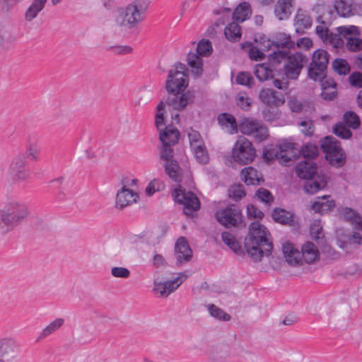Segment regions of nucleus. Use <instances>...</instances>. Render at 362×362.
I'll list each match as a JSON object with an SVG mask.
<instances>
[{
    "instance_id": "obj_14",
    "label": "nucleus",
    "mask_w": 362,
    "mask_h": 362,
    "mask_svg": "<svg viewBox=\"0 0 362 362\" xmlns=\"http://www.w3.org/2000/svg\"><path fill=\"white\" fill-rule=\"evenodd\" d=\"M20 346L11 337L0 339V362H18Z\"/></svg>"
},
{
    "instance_id": "obj_9",
    "label": "nucleus",
    "mask_w": 362,
    "mask_h": 362,
    "mask_svg": "<svg viewBox=\"0 0 362 362\" xmlns=\"http://www.w3.org/2000/svg\"><path fill=\"white\" fill-rule=\"evenodd\" d=\"M329 54L324 49L315 50L308 69V76L314 81L322 82L326 78Z\"/></svg>"
},
{
    "instance_id": "obj_46",
    "label": "nucleus",
    "mask_w": 362,
    "mask_h": 362,
    "mask_svg": "<svg viewBox=\"0 0 362 362\" xmlns=\"http://www.w3.org/2000/svg\"><path fill=\"white\" fill-rule=\"evenodd\" d=\"M40 153V147L35 144L30 143L26 147V151L23 157L25 159L28 158L30 160L37 161L39 159Z\"/></svg>"
},
{
    "instance_id": "obj_34",
    "label": "nucleus",
    "mask_w": 362,
    "mask_h": 362,
    "mask_svg": "<svg viewBox=\"0 0 362 362\" xmlns=\"http://www.w3.org/2000/svg\"><path fill=\"white\" fill-rule=\"evenodd\" d=\"M223 242L228 245L236 255L243 254V248L238 241L230 233L225 231L221 234Z\"/></svg>"
},
{
    "instance_id": "obj_37",
    "label": "nucleus",
    "mask_w": 362,
    "mask_h": 362,
    "mask_svg": "<svg viewBox=\"0 0 362 362\" xmlns=\"http://www.w3.org/2000/svg\"><path fill=\"white\" fill-rule=\"evenodd\" d=\"M196 160L200 164H207L209 161V156L205 144L196 146L191 148Z\"/></svg>"
},
{
    "instance_id": "obj_25",
    "label": "nucleus",
    "mask_w": 362,
    "mask_h": 362,
    "mask_svg": "<svg viewBox=\"0 0 362 362\" xmlns=\"http://www.w3.org/2000/svg\"><path fill=\"white\" fill-rule=\"evenodd\" d=\"M313 21L311 17L301 9H298L294 18L296 32L303 34L306 29L311 27Z\"/></svg>"
},
{
    "instance_id": "obj_54",
    "label": "nucleus",
    "mask_w": 362,
    "mask_h": 362,
    "mask_svg": "<svg viewBox=\"0 0 362 362\" xmlns=\"http://www.w3.org/2000/svg\"><path fill=\"white\" fill-rule=\"evenodd\" d=\"M229 196L233 199L239 200L245 197L244 187L242 185H235L229 189Z\"/></svg>"
},
{
    "instance_id": "obj_29",
    "label": "nucleus",
    "mask_w": 362,
    "mask_h": 362,
    "mask_svg": "<svg viewBox=\"0 0 362 362\" xmlns=\"http://www.w3.org/2000/svg\"><path fill=\"white\" fill-rule=\"evenodd\" d=\"M300 258L302 262L310 264L314 262L319 257V250L312 242H306L301 248Z\"/></svg>"
},
{
    "instance_id": "obj_53",
    "label": "nucleus",
    "mask_w": 362,
    "mask_h": 362,
    "mask_svg": "<svg viewBox=\"0 0 362 362\" xmlns=\"http://www.w3.org/2000/svg\"><path fill=\"white\" fill-rule=\"evenodd\" d=\"M298 126L302 127L301 132L306 136H312L314 133V124L313 120L310 119H305L301 120L298 123Z\"/></svg>"
},
{
    "instance_id": "obj_21",
    "label": "nucleus",
    "mask_w": 362,
    "mask_h": 362,
    "mask_svg": "<svg viewBox=\"0 0 362 362\" xmlns=\"http://www.w3.org/2000/svg\"><path fill=\"white\" fill-rule=\"evenodd\" d=\"M259 98L263 103L270 107H278L284 103V97L282 93L272 88L262 89Z\"/></svg>"
},
{
    "instance_id": "obj_8",
    "label": "nucleus",
    "mask_w": 362,
    "mask_h": 362,
    "mask_svg": "<svg viewBox=\"0 0 362 362\" xmlns=\"http://www.w3.org/2000/svg\"><path fill=\"white\" fill-rule=\"evenodd\" d=\"M212 52L211 43L208 40H202L197 44L196 52H189L187 62L191 68V71L195 78L200 77L203 74L202 57H208Z\"/></svg>"
},
{
    "instance_id": "obj_32",
    "label": "nucleus",
    "mask_w": 362,
    "mask_h": 362,
    "mask_svg": "<svg viewBox=\"0 0 362 362\" xmlns=\"http://www.w3.org/2000/svg\"><path fill=\"white\" fill-rule=\"evenodd\" d=\"M46 2L47 0H33L25 13V20L30 22L35 18L45 8Z\"/></svg>"
},
{
    "instance_id": "obj_5",
    "label": "nucleus",
    "mask_w": 362,
    "mask_h": 362,
    "mask_svg": "<svg viewBox=\"0 0 362 362\" xmlns=\"http://www.w3.org/2000/svg\"><path fill=\"white\" fill-rule=\"evenodd\" d=\"M28 206L23 202L12 201L0 210V232L6 233L21 223L28 216Z\"/></svg>"
},
{
    "instance_id": "obj_63",
    "label": "nucleus",
    "mask_w": 362,
    "mask_h": 362,
    "mask_svg": "<svg viewBox=\"0 0 362 362\" xmlns=\"http://www.w3.org/2000/svg\"><path fill=\"white\" fill-rule=\"evenodd\" d=\"M153 266L156 268H160L167 266V262L164 257L160 254H156L152 259Z\"/></svg>"
},
{
    "instance_id": "obj_51",
    "label": "nucleus",
    "mask_w": 362,
    "mask_h": 362,
    "mask_svg": "<svg viewBox=\"0 0 362 362\" xmlns=\"http://www.w3.org/2000/svg\"><path fill=\"white\" fill-rule=\"evenodd\" d=\"M236 104L243 110L247 111L252 104V99L246 93H240L236 97Z\"/></svg>"
},
{
    "instance_id": "obj_58",
    "label": "nucleus",
    "mask_w": 362,
    "mask_h": 362,
    "mask_svg": "<svg viewBox=\"0 0 362 362\" xmlns=\"http://www.w3.org/2000/svg\"><path fill=\"white\" fill-rule=\"evenodd\" d=\"M349 82L353 87L362 88V73L353 72L349 77Z\"/></svg>"
},
{
    "instance_id": "obj_36",
    "label": "nucleus",
    "mask_w": 362,
    "mask_h": 362,
    "mask_svg": "<svg viewBox=\"0 0 362 362\" xmlns=\"http://www.w3.org/2000/svg\"><path fill=\"white\" fill-rule=\"evenodd\" d=\"M344 218L349 222L355 230H362V217L351 209H345Z\"/></svg>"
},
{
    "instance_id": "obj_3",
    "label": "nucleus",
    "mask_w": 362,
    "mask_h": 362,
    "mask_svg": "<svg viewBox=\"0 0 362 362\" xmlns=\"http://www.w3.org/2000/svg\"><path fill=\"white\" fill-rule=\"evenodd\" d=\"M270 233L265 226L259 222H252L249 227L248 235L245 238V247L247 255L255 262L262 259L264 255L269 256L273 249L269 239Z\"/></svg>"
},
{
    "instance_id": "obj_13",
    "label": "nucleus",
    "mask_w": 362,
    "mask_h": 362,
    "mask_svg": "<svg viewBox=\"0 0 362 362\" xmlns=\"http://www.w3.org/2000/svg\"><path fill=\"white\" fill-rule=\"evenodd\" d=\"M175 202L183 205V212L187 216L192 215L194 211L200 208V202L197 197L191 191L185 189H176L173 193Z\"/></svg>"
},
{
    "instance_id": "obj_49",
    "label": "nucleus",
    "mask_w": 362,
    "mask_h": 362,
    "mask_svg": "<svg viewBox=\"0 0 362 362\" xmlns=\"http://www.w3.org/2000/svg\"><path fill=\"white\" fill-rule=\"evenodd\" d=\"M310 235L313 240H315L317 244L323 245L325 243L324 234L322 232V228L318 224H313L310 226Z\"/></svg>"
},
{
    "instance_id": "obj_15",
    "label": "nucleus",
    "mask_w": 362,
    "mask_h": 362,
    "mask_svg": "<svg viewBox=\"0 0 362 362\" xmlns=\"http://www.w3.org/2000/svg\"><path fill=\"white\" fill-rule=\"evenodd\" d=\"M320 148L325 153V158L335 167L339 166V146L332 136H327L320 140Z\"/></svg>"
},
{
    "instance_id": "obj_26",
    "label": "nucleus",
    "mask_w": 362,
    "mask_h": 362,
    "mask_svg": "<svg viewBox=\"0 0 362 362\" xmlns=\"http://www.w3.org/2000/svg\"><path fill=\"white\" fill-rule=\"evenodd\" d=\"M274 47L278 48L276 51H288L295 47V42L291 40V35L284 33H278L273 40Z\"/></svg>"
},
{
    "instance_id": "obj_28",
    "label": "nucleus",
    "mask_w": 362,
    "mask_h": 362,
    "mask_svg": "<svg viewBox=\"0 0 362 362\" xmlns=\"http://www.w3.org/2000/svg\"><path fill=\"white\" fill-rule=\"evenodd\" d=\"M282 251L289 264L295 266L302 264L300 252L294 247L292 243H284L282 245Z\"/></svg>"
},
{
    "instance_id": "obj_35",
    "label": "nucleus",
    "mask_w": 362,
    "mask_h": 362,
    "mask_svg": "<svg viewBox=\"0 0 362 362\" xmlns=\"http://www.w3.org/2000/svg\"><path fill=\"white\" fill-rule=\"evenodd\" d=\"M224 35L231 42L238 41L241 37L240 26L235 22L228 24L225 28Z\"/></svg>"
},
{
    "instance_id": "obj_42",
    "label": "nucleus",
    "mask_w": 362,
    "mask_h": 362,
    "mask_svg": "<svg viewBox=\"0 0 362 362\" xmlns=\"http://www.w3.org/2000/svg\"><path fill=\"white\" fill-rule=\"evenodd\" d=\"M238 84L252 88L255 85V79L252 74L247 71L239 72L236 77Z\"/></svg>"
},
{
    "instance_id": "obj_56",
    "label": "nucleus",
    "mask_w": 362,
    "mask_h": 362,
    "mask_svg": "<svg viewBox=\"0 0 362 362\" xmlns=\"http://www.w3.org/2000/svg\"><path fill=\"white\" fill-rule=\"evenodd\" d=\"M346 47L350 51H359L362 49V40L357 37H349Z\"/></svg>"
},
{
    "instance_id": "obj_38",
    "label": "nucleus",
    "mask_w": 362,
    "mask_h": 362,
    "mask_svg": "<svg viewBox=\"0 0 362 362\" xmlns=\"http://www.w3.org/2000/svg\"><path fill=\"white\" fill-rule=\"evenodd\" d=\"M64 323V320L62 318H57L51 322L47 327H45L40 334V339H43L55 332L58 330Z\"/></svg>"
},
{
    "instance_id": "obj_2",
    "label": "nucleus",
    "mask_w": 362,
    "mask_h": 362,
    "mask_svg": "<svg viewBox=\"0 0 362 362\" xmlns=\"http://www.w3.org/2000/svg\"><path fill=\"white\" fill-rule=\"evenodd\" d=\"M188 69L182 63H177L169 71L165 81L168 95L165 98L167 105L173 110L181 111L193 103L195 95L192 91L185 93L189 84Z\"/></svg>"
},
{
    "instance_id": "obj_1",
    "label": "nucleus",
    "mask_w": 362,
    "mask_h": 362,
    "mask_svg": "<svg viewBox=\"0 0 362 362\" xmlns=\"http://www.w3.org/2000/svg\"><path fill=\"white\" fill-rule=\"evenodd\" d=\"M308 58L301 52L291 55L288 51H274L268 55V62L255 66V74L260 81L273 80V85L283 90L288 87V79L297 80Z\"/></svg>"
},
{
    "instance_id": "obj_11",
    "label": "nucleus",
    "mask_w": 362,
    "mask_h": 362,
    "mask_svg": "<svg viewBox=\"0 0 362 362\" xmlns=\"http://www.w3.org/2000/svg\"><path fill=\"white\" fill-rule=\"evenodd\" d=\"M239 130L243 134L253 136L260 142L267 139L269 131L262 122L251 118H243L239 124Z\"/></svg>"
},
{
    "instance_id": "obj_59",
    "label": "nucleus",
    "mask_w": 362,
    "mask_h": 362,
    "mask_svg": "<svg viewBox=\"0 0 362 362\" xmlns=\"http://www.w3.org/2000/svg\"><path fill=\"white\" fill-rule=\"evenodd\" d=\"M249 57L252 60L259 61L264 59L266 55L259 47L252 46L250 49Z\"/></svg>"
},
{
    "instance_id": "obj_18",
    "label": "nucleus",
    "mask_w": 362,
    "mask_h": 362,
    "mask_svg": "<svg viewBox=\"0 0 362 362\" xmlns=\"http://www.w3.org/2000/svg\"><path fill=\"white\" fill-rule=\"evenodd\" d=\"M187 278L186 272L179 274L174 279L166 281H154L153 291L158 293L162 297H167L174 292Z\"/></svg>"
},
{
    "instance_id": "obj_52",
    "label": "nucleus",
    "mask_w": 362,
    "mask_h": 362,
    "mask_svg": "<svg viewBox=\"0 0 362 362\" xmlns=\"http://www.w3.org/2000/svg\"><path fill=\"white\" fill-rule=\"evenodd\" d=\"M353 0H341V17H349L354 14Z\"/></svg>"
},
{
    "instance_id": "obj_12",
    "label": "nucleus",
    "mask_w": 362,
    "mask_h": 362,
    "mask_svg": "<svg viewBox=\"0 0 362 362\" xmlns=\"http://www.w3.org/2000/svg\"><path fill=\"white\" fill-rule=\"evenodd\" d=\"M215 216L218 222L226 228L238 226L243 220L241 211L235 204H230L224 209H218Z\"/></svg>"
},
{
    "instance_id": "obj_27",
    "label": "nucleus",
    "mask_w": 362,
    "mask_h": 362,
    "mask_svg": "<svg viewBox=\"0 0 362 362\" xmlns=\"http://www.w3.org/2000/svg\"><path fill=\"white\" fill-rule=\"evenodd\" d=\"M272 218L275 222L282 225L293 226L295 225V214L293 212L281 208H275L272 212Z\"/></svg>"
},
{
    "instance_id": "obj_30",
    "label": "nucleus",
    "mask_w": 362,
    "mask_h": 362,
    "mask_svg": "<svg viewBox=\"0 0 362 362\" xmlns=\"http://www.w3.org/2000/svg\"><path fill=\"white\" fill-rule=\"evenodd\" d=\"M165 172L175 182H180L182 178V170L175 160L165 162Z\"/></svg>"
},
{
    "instance_id": "obj_19",
    "label": "nucleus",
    "mask_w": 362,
    "mask_h": 362,
    "mask_svg": "<svg viewBox=\"0 0 362 362\" xmlns=\"http://www.w3.org/2000/svg\"><path fill=\"white\" fill-rule=\"evenodd\" d=\"M176 264L181 265L189 262L192 257V250L184 237L177 239L175 245Z\"/></svg>"
},
{
    "instance_id": "obj_44",
    "label": "nucleus",
    "mask_w": 362,
    "mask_h": 362,
    "mask_svg": "<svg viewBox=\"0 0 362 362\" xmlns=\"http://www.w3.org/2000/svg\"><path fill=\"white\" fill-rule=\"evenodd\" d=\"M207 309L210 315L216 319L223 321H229L230 320V316L228 314L214 304L208 305Z\"/></svg>"
},
{
    "instance_id": "obj_47",
    "label": "nucleus",
    "mask_w": 362,
    "mask_h": 362,
    "mask_svg": "<svg viewBox=\"0 0 362 362\" xmlns=\"http://www.w3.org/2000/svg\"><path fill=\"white\" fill-rule=\"evenodd\" d=\"M173 146L161 144L160 147H159L160 160H164L165 163L174 160V151Z\"/></svg>"
},
{
    "instance_id": "obj_39",
    "label": "nucleus",
    "mask_w": 362,
    "mask_h": 362,
    "mask_svg": "<svg viewBox=\"0 0 362 362\" xmlns=\"http://www.w3.org/2000/svg\"><path fill=\"white\" fill-rule=\"evenodd\" d=\"M301 155L306 160H311L318 155V148L315 145L307 144L303 146L300 145V150L298 152V157Z\"/></svg>"
},
{
    "instance_id": "obj_60",
    "label": "nucleus",
    "mask_w": 362,
    "mask_h": 362,
    "mask_svg": "<svg viewBox=\"0 0 362 362\" xmlns=\"http://www.w3.org/2000/svg\"><path fill=\"white\" fill-rule=\"evenodd\" d=\"M341 249H342L346 254L349 255L354 254L358 250L356 247L347 237L343 241H341Z\"/></svg>"
},
{
    "instance_id": "obj_50",
    "label": "nucleus",
    "mask_w": 362,
    "mask_h": 362,
    "mask_svg": "<svg viewBox=\"0 0 362 362\" xmlns=\"http://www.w3.org/2000/svg\"><path fill=\"white\" fill-rule=\"evenodd\" d=\"M256 197L262 202L267 205H270L274 202V197L272 193L267 189L260 188L255 194Z\"/></svg>"
},
{
    "instance_id": "obj_16",
    "label": "nucleus",
    "mask_w": 362,
    "mask_h": 362,
    "mask_svg": "<svg viewBox=\"0 0 362 362\" xmlns=\"http://www.w3.org/2000/svg\"><path fill=\"white\" fill-rule=\"evenodd\" d=\"M25 167L26 161L23 155L18 154L12 159L8 174L13 182L25 181L30 177V172Z\"/></svg>"
},
{
    "instance_id": "obj_24",
    "label": "nucleus",
    "mask_w": 362,
    "mask_h": 362,
    "mask_svg": "<svg viewBox=\"0 0 362 362\" xmlns=\"http://www.w3.org/2000/svg\"><path fill=\"white\" fill-rule=\"evenodd\" d=\"M242 180L247 185H258L264 182L263 176L260 172L249 166L241 171Z\"/></svg>"
},
{
    "instance_id": "obj_6",
    "label": "nucleus",
    "mask_w": 362,
    "mask_h": 362,
    "mask_svg": "<svg viewBox=\"0 0 362 362\" xmlns=\"http://www.w3.org/2000/svg\"><path fill=\"white\" fill-rule=\"evenodd\" d=\"M300 145L292 139H285L279 142L276 148L265 149L263 153L264 159L267 162L278 160L284 165H289L290 162L298 158Z\"/></svg>"
},
{
    "instance_id": "obj_31",
    "label": "nucleus",
    "mask_w": 362,
    "mask_h": 362,
    "mask_svg": "<svg viewBox=\"0 0 362 362\" xmlns=\"http://www.w3.org/2000/svg\"><path fill=\"white\" fill-rule=\"evenodd\" d=\"M293 0H279L274 9L276 16L279 20L287 19L291 14Z\"/></svg>"
},
{
    "instance_id": "obj_61",
    "label": "nucleus",
    "mask_w": 362,
    "mask_h": 362,
    "mask_svg": "<svg viewBox=\"0 0 362 362\" xmlns=\"http://www.w3.org/2000/svg\"><path fill=\"white\" fill-rule=\"evenodd\" d=\"M247 214L252 218L262 219L264 217V213L252 204L247 206Z\"/></svg>"
},
{
    "instance_id": "obj_55",
    "label": "nucleus",
    "mask_w": 362,
    "mask_h": 362,
    "mask_svg": "<svg viewBox=\"0 0 362 362\" xmlns=\"http://www.w3.org/2000/svg\"><path fill=\"white\" fill-rule=\"evenodd\" d=\"M188 137L191 148L204 144L200 133L197 131L192 130L188 133Z\"/></svg>"
},
{
    "instance_id": "obj_20",
    "label": "nucleus",
    "mask_w": 362,
    "mask_h": 362,
    "mask_svg": "<svg viewBox=\"0 0 362 362\" xmlns=\"http://www.w3.org/2000/svg\"><path fill=\"white\" fill-rule=\"evenodd\" d=\"M138 199L139 195L136 192L124 186L118 190L116 194L115 208L122 210L125 207L136 202Z\"/></svg>"
},
{
    "instance_id": "obj_64",
    "label": "nucleus",
    "mask_w": 362,
    "mask_h": 362,
    "mask_svg": "<svg viewBox=\"0 0 362 362\" xmlns=\"http://www.w3.org/2000/svg\"><path fill=\"white\" fill-rule=\"evenodd\" d=\"M350 241L358 250L359 247L362 245V234L358 232H354L351 235L347 237Z\"/></svg>"
},
{
    "instance_id": "obj_57",
    "label": "nucleus",
    "mask_w": 362,
    "mask_h": 362,
    "mask_svg": "<svg viewBox=\"0 0 362 362\" xmlns=\"http://www.w3.org/2000/svg\"><path fill=\"white\" fill-rule=\"evenodd\" d=\"M111 274L117 278L127 279L130 276V272L125 267H114L111 269Z\"/></svg>"
},
{
    "instance_id": "obj_45",
    "label": "nucleus",
    "mask_w": 362,
    "mask_h": 362,
    "mask_svg": "<svg viewBox=\"0 0 362 362\" xmlns=\"http://www.w3.org/2000/svg\"><path fill=\"white\" fill-rule=\"evenodd\" d=\"M149 4L150 0H134L129 5L133 8L134 11H135L140 17H143L144 18V14L148 9Z\"/></svg>"
},
{
    "instance_id": "obj_41",
    "label": "nucleus",
    "mask_w": 362,
    "mask_h": 362,
    "mask_svg": "<svg viewBox=\"0 0 362 362\" xmlns=\"http://www.w3.org/2000/svg\"><path fill=\"white\" fill-rule=\"evenodd\" d=\"M343 120L346 125L354 129H357L360 126L358 116L352 111L345 112L343 116Z\"/></svg>"
},
{
    "instance_id": "obj_17",
    "label": "nucleus",
    "mask_w": 362,
    "mask_h": 362,
    "mask_svg": "<svg viewBox=\"0 0 362 362\" xmlns=\"http://www.w3.org/2000/svg\"><path fill=\"white\" fill-rule=\"evenodd\" d=\"M144 20L143 17L134 11L133 8L128 5L125 8L118 10V15L115 19L117 25L129 29L135 28L139 23Z\"/></svg>"
},
{
    "instance_id": "obj_43",
    "label": "nucleus",
    "mask_w": 362,
    "mask_h": 362,
    "mask_svg": "<svg viewBox=\"0 0 362 362\" xmlns=\"http://www.w3.org/2000/svg\"><path fill=\"white\" fill-rule=\"evenodd\" d=\"M334 206L333 200L329 201H316L312 204V209L318 213L323 214L330 211Z\"/></svg>"
},
{
    "instance_id": "obj_23",
    "label": "nucleus",
    "mask_w": 362,
    "mask_h": 362,
    "mask_svg": "<svg viewBox=\"0 0 362 362\" xmlns=\"http://www.w3.org/2000/svg\"><path fill=\"white\" fill-rule=\"evenodd\" d=\"M217 119L218 124L226 132L234 134L238 132L239 127H238L236 119L231 114L221 113L218 115Z\"/></svg>"
},
{
    "instance_id": "obj_4",
    "label": "nucleus",
    "mask_w": 362,
    "mask_h": 362,
    "mask_svg": "<svg viewBox=\"0 0 362 362\" xmlns=\"http://www.w3.org/2000/svg\"><path fill=\"white\" fill-rule=\"evenodd\" d=\"M297 176L305 180L304 189L308 194H315L327 186L325 176L318 173L317 165L305 160L298 163L295 167Z\"/></svg>"
},
{
    "instance_id": "obj_48",
    "label": "nucleus",
    "mask_w": 362,
    "mask_h": 362,
    "mask_svg": "<svg viewBox=\"0 0 362 362\" xmlns=\"http://www.w3.org/2000/svg\"><path fill=\"white\" fill-rule=\"evenodd\" d=\"M257 47H259L264 52L269 51L274 47L273 40L267 38L265 35H258L255 39Z\"/></svg>"
},
{
    "instance_id": "obj_40",
    "label": "nucleus",
    "mask_w": 362,
    "mask_h": 362,
    "mask_svg": "<svg viewBox=\"0 0 362 362\" xmlns=\"http://www.w3.org/2000/svg\"><path fill=\"white\" fill-rule=\"evenodd\" d=\"M167 105L166 101L160 100L157 106V111L155 115V124L158 130L160 129V127L165 124V105Z\"/></svg>"
},
{
    "instance_id": "obj_7",
    "label": "nucleus",
    "mask_w": 362,
    "mask_h": 362,
    "mask_svg": "<svg viewBox=\"0 0 362 362\" xmlns=\"http://www.w3.org/2000/svg\"><path fill=\"white\" fill-rule=\"evenodd\" d=\"M317 11H323V13L317 18L320 25L315 28L316 35L324 42L332 45L334 48L338 49L339 47V37L337 35L332 33L328 28L331 24V17L333 12L325 6H318Z\"/></svg>"
},
{
    "instance_id": "obj_62",
    "label": "nucleus",
    "mask_w": 362,
    "mask_h": 362,
    "mask_svg": "<svg viewBox=\"0 0 362 362\" xmlns=\"http://www.w3.org/2000/svg\"><path fill=\"white\" fill-rule=\"evenodd\" d=\"M322 89V92L321 93V95L323 98V99H325L326 100H332L337 96V89H332V88L331 89V88H324Z\"/></svg>"
},
{
    "instance_id": "obj_33",
    "label": "nucleus",
    "mask_w": 362,
    "mask_h": 362,
    "mask_svg": "<svg viewBox=\"0 0 362 362\" xmlns=\"http://www.w3.org/2000/svg\"><path fill=\"white\" fill-rule=\"evenodd\" d=\"M252 14L250 5L248 2L240 4L233 13V18L236 21L243 22L249 18Z\"/></svg>"
},
{
    "instance_id": "obj_10",
    "label": "nucleus",
    "mask_w": 362,
    "mask_h": 362,
    "mask_svg": "<svg viewBox=\"0 0 362 362\" xmlns=\"http://www.w3.org/2000/svg\"><path fill=\"white\" fill-rule=\"evenodd\" d=\"M256 151L251 141L245 137H240L232 150V159L241 165L252 163L255 158Z\"/></svg>"
},
{
    "instance_id": "obj_22",
    "label": "nucleus",
    "mask_w": 362,
    "mask_h": 362,
    "mask_svg": "<svg viewBox=\"0 0 362 362\" xmlns=\"http://www.w3.org/2000/svg\"><path fill=\"white\" fill-rule=\"evenodd\" d=\"M161 144L175 146L179 141L180 132L176 127L167 126L163 129L158 130Z\"/></svg>"
}]
</instances>
